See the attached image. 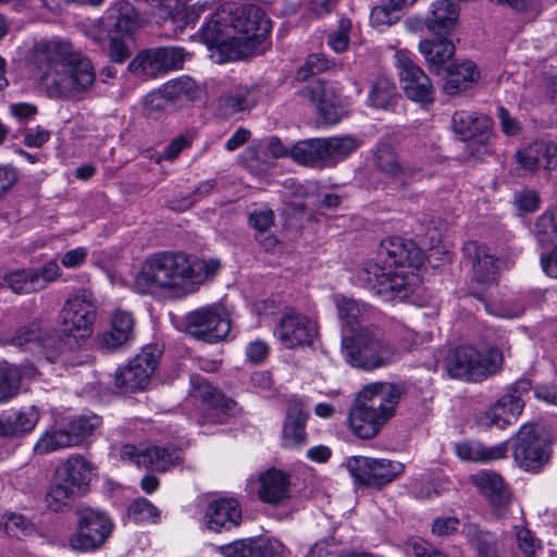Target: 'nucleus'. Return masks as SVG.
Here are the masks:
<instances>
[{"label":"nucleus","mask_w":557,"mask_h":557,"mask_svg":"<svg viewBox=\"0 0 557 557\" xmlns=\"http://www.w3.org/2000/svg\"><path fill=\"white\" fill-rule=\"evenodd\" d=\"M33 62L40 70L39 82L53 100L81 99L96 82L91 60L64 39L40 40L34 46Z\"/></svg>","instance_id":"1"},{"label":"nucleus","mask_w":557,"mask_h":557,"mask_svg":"<svg viewBox=\"0 0 557 557\" xmlns=\"http://www.w3.org/2000/svg\"><path fill=\"white\" fill-rule=\"evenodd\" d=\"M221 268L218 259L188 257L184 252H159L147 259L136 275L135 289L140 294L161 290L188 295Z\"/></svg>","instance_id":"2"},{"label":"nucleus","mask_w":557,"mask_h":557,"mask_svg":"<svg viewBox=\"0 0 557 557\" xmlns=\"http://www.w3.org/2000/svg\"><path fill=\"white\" fill-rule=\"evenodd\" d=\"M405 395L406 387L400 383L374 382L366 385L349 411L351 432L362 440L375 437L396 414V408Z\"/></svg>","instance_id":"3"},{"label":"nucleus","mask_w":557,"mask_h":557,"mask_svg":"<svg viewBox=\"0 0 557 557\" xmlns=\"http://www.w3.org/2000/svg\"><path fill=\"white\" fill-rule=\"evenodd\" d=\"M220 14L230 20L227 29L234 34L235 48L225 45L222 48L226 60H240L255 53L271 29L264 10L252 3H224Z\"/></svg>","instance_id":"4"},{"label":"nucleus","mask_w":557,"mask_h":557,"mask_svg":"<svg viewBox=\"0 0 557 557\" xmlns=\"http://www.w3.org/2000/svg\"><path fill=\"white\" fill-rule=\"evenodd\" d=\"M59 319L63 336L57 335L58 345L63 350V362H70L67 352L82 347L91 334V325L96 320L92 293L85 288L77 290L65 300Z\"/></svg>","instance_id":"5"},{"label":"nucleus","mask_w":557,"mask_h":557,"mask_svg":"<svg viewBox=\"0 0 557 557\" xmlns=\"http://www.w3.org/2000/svg\"><path fill=\"white\" fill-rule=\"evenodd\" d=\"M342 352L355 368L374 370L392 363L397 356L394 346L375 325H367L342 339Z\"/></svg>","instance_id":"6"},{"label":"nucleus","mask_w":557,"mask_h":557,"mask_svg":"<svg viewBox=\"0 0 557 557\" xmlns=\"http://www.w3.org/2000/svg\"><path fill=\"white\" fill-rule=\"evenodd\" d=\"M503 363L504 350L497 346L481 351L473 345H460L445 358L448 375L467 382H482L497 374Z\"/></svg>","instance_id":"7"},{"label":"nucleus","mask_w":557,"mask_h":557,"mask_svg":"<svg viewBox=\"0 0 557 557\" xmlns=\"http://www.w3.org/2000/svg\"><path fill=\"white\" fill-rule=\"evenodd\" d=\"M360 283L385 300H404L413 292L417 275L401 268L382 265L368 261L358 272Z\"/></svg>","instance_id":"8"},{"label":"nucleus","mask_w":557,"mask_h":557,"mask_svg":"<svg viewBox=\"0 0 557 557\" xmlns=\"http://www.w3.org/2000/svg\"><path fill=\"white\" fill-rule=\"evenodd\" d=\"M346 468L355 483L362 487L381 490L403 474L405 466L396 460L352 456L346 460Z\"/></svg>","instance_id":"9"},{"label":"nucleus","mask_w":557,"mask_h":557,"mask_svg":"<svg viewBox=\"0 0 557 557\" xmlns=\"http://www.w3.org/2000/svg\"><path fill=\"white\" fill-rule=\"evenodd\" d=\"M141 25L140 17L134 5L121 0L115 2L96 23L86 30V35L101 45L113 36V33L132 34Z\"/></svg>","instance_id":"10"},{"label":"nucleus","mask_w":557,"mask_h":557,"mask_svg":"<svg viewBox=\"0 0 557 557\" xmlns=\"http://www.w3.org/2000/svg\"><path fill=\"white\" fill-rule=\"evenodd\" d=\"M185 330L191 337L215 343L225 338L230 333L231 322L221 306L212 305L187 313Z\"/></svg>","instance_id":"11"},{"label":"nucleus","mask_w":557,"mask_h":557,"mask_svg":"<svg viewBox=\"0 0 557 557\" xmlns=\"http://www.w3.org/2000/svg\"><path fill=\"white\" fill-rule=\"evenodd\" d=\"M395 66L398 71L401 89L409 100L421 104L434 101L435 89L431 79L407 51H396Z\"/></svg>","instance_id":"12"},{"label":"nucleus","mask_w":557,"mask_h":557,"mask_svg":"<svg viewBox=\"0 0 557 557\" xmlns=\"http://www.w3.org/2000/svg\"><path fill=\"white\" fill-rule=\"evenodd\" d=\"M161 350L158 346H146L126 367L116 371L114 385L125 392L144 389L154 373Z\"/></svg>","instance_id":"13"},{"label":"nucleus","mask_w":557,"mask_h":557,"mask_svg":"<svg viewBox=\"0 0 557 557\" xmlns=\"http://www.w3.org/2000/svg\"><path fill=\"white\" fill-rule=\"evenodd\" d=\"M491 120L471 111H457L451 119L454 133L463 141H470L468 149L475 157L490 152Z\"/></svg>","instance_id":"14"},{"label":"nucleus","mask_w":557,"mask_h":557,"mask_svg":"<svg viewBox=\"0 0 557 557\" xmlns=\"http://www.w3.org/2000/svg\"><path fill=\"white\" fill-rule=\"evenodd\" d=\"M552 449L548 442L536 436L533 424H524L517 433L513 458L520 468L537 472L548 463Z\"/></svg>","instance_id":"15"},{"label":"nucleus","mask_w":557,"mask_h":557,"mask_svg":"<svg viewBox=\"0 0 557 557\" xmlns=\"http://www.w3.org/2000/svg\"><path fill=\"white\" fill-rule=\"evenodd\" d=\"M77 532L70 539L74 550L87 552L99 547L111 533V522L101 511L90 508L78 511Z\"/></svg>","instance_id":"16"},{"label":"nucleus","mask_w":557,"mask_h":557,"mask_svg":"<svg viewBox=\"0 0 557 557\" xmlns=\"http://www.w3.org/2000/svg\"><path fill=\"white\" fill-rule=\"evenodd\" d=\"M459 13L456 1L436 0L430 4L424 17L408 18L407 26L412 32L425 27L433 35L449 36L458 24Z\"/></svg>","instance_id":"17"},{"label":"nucleus","mask_w":557,"mask_h":557,"mask_svg":"<svg viewBox=\"0 0 557 557\" xmlns=\"http://www.w3.org/2000/svg\"><path fill=\"white\" fill-rule=\"evenodd\" d=\"M274 335L286 348L310 345L318 335L315 321L292 308H285L274 329Z\"/></svg>","instance_id":"18"},{"label":"nucleus","mask_w":557,"mask_h":557,"mask_svg":"<svg viewBox=\"0 0 557 557\" xmlns=\"http://www.w3.org/2000/svg\"><path fill=\"white\" fill-rule=\"evenodd\" d=\"M190 384L193 396L202 400L207 406L202 423H225L227 416L235 409L236 403L221 394L199 374L190 376Z\"/></svg>","instance_id":"19"},{"label":"nucleus","mask_w":557,"mask_h":557,"mask_svg":"<svg viewBox=\"0 0 557 557\" xmlns=\"http://www.w3.org/2000/svg\"><path fill=\"white\" fill-rule=\"evenodd\" d=\"M298 95L312 102L320 119L326 124H336L343 115L339 97L333 86L321 78H311Z\"/></svg>","instance_id":"20"},{"label":"nucleus","mask_w":557,"mask_h":557,"mask_svg":"<svg viewBox=\"0 0 557 557\" xmlns=\"http://www.w3.org/2000/svg\"><path fill=\"white\" fill-rule=\"evenodd\" d=\"M424 259L423 251L411 240L391 236L381 242L376 260L383 265L418 270Z\"/></svg>","instance_id":"21"},{"label":"nucleus","mask_w":557,"mask_h":557,"mask_svg":"<svg viewBox=\"0 0 557 557\" xmlns=\"http://www.w3.org/2000/svg\"><path fill=\"white\" fill-rule=\"evenodd\" d=\"M517 164L530 174L541 169L547 175L557 174V146L552 141L535 140L515 153Z\"/></svg>","instance_id":"22"},{"label":"nucleus","mask_w":557,"mask_h":557,"mask_svg":"<svg viewBox=\"0 0 557 557\" xmlns=\"http://www.w3.org/2000/svg\"><path fill=\"white\" fill-rule=\"evenodd\" d=\"M11 343L18 347L27 344L41 347L46 359L50 362H55L59 359L63 360V350L58 345L57 334L44 330L40 320H34L29 324L17 329L12 336Z\"/></svg>","instance_id":"23"},{"label":"nucleus","mask_w":557,"mask_h":557,"mask_svg":"<svg viewBox=\"0 0 557 557\" xmlns=\"http://www.w3.org/2000/svg\"><path fill=\"white\" fill-rule=\"evenodd\" d=\"M462 252L471 263L475 282L481 285H492L497 282L499 260L491 253L488 247L478 242H467Z\"/></svg>","instance_id":"24"},{"label":"nucleus","mask_w":557,"mask_h":557,"mask_svg":"<svg viewBox=\"0 0 557 557\" xmlns=\"http://www.w3.org/2000/svg\"><path fill=\"white\" fill-rule=\"evenodd\" d=\"M470 481L488 500L494 515L500 518L507 512L511 494L500 475L493 471H480L471 475Z\"/></svg>","instance_id":"25"},{"label":"nucleus","mask_w":557,"mask_h":557,"mask_svg":"<svg viewBox=\"0 0 557 557\" xmlns=\"http://www.w3.org/2000/svg\"><path fill=\"white\" fill-rule=\"evenodd\" d=\"M92 475L91 463L79 455H73L58 467L54 479L75 495L81 496L87 492Z\"/></svg>","instance_id":"26"},{"label":"nucleus","mask_w":557,"mask_h":557,"mask_svg":"<svg viewBox=\"0 0 557 557\" xmlns=\"http://www.w3.org/2000/svg\"><path fill=\"white\" fill-rule=\"evenodd\" d=\"M524 403L517 395H503L488 409L478 416V421L482 426L504 429L517 421L521 414Z\"/></svg>","instance_id":"27"},{"label":"nucleus","mask_w":557,"mask_h":557,"mask_svg":"<svg viewBox=\"0 0 557 557\" xmlns=\"http://www.w3.org/2000/svg\"><path fill=\"white\" fill-rule=\"evenodd\" d=\"M258 497L262 503L278 506L289 498V475L276 468H271L258 478Z\"/></svg>","instance_id":"28"},{"label":"nucleus","mask_w":557,"mask_h":557,"mask_svg":"<svg viewBox=\"0 0 557 557\" xmlns=\"http://www.w3.org/2000/svg\"><path fill=\"white\" fill-rule=\"evenodd\" d=\"M334 299L342 326L350 335L370 325L369 321L374 313L372 307L343 295H336Z\"/></svg>","instance_id":"29"},{"label":"nucleus","mask_w":557,"mask_h":557,"mask_svg":"<svg viewBox=\"0 0 557 557\" xmlns=\"http://www.w3.org/2000/svg\"><path fill=\"white\" fill-rule=\"evenodd\" d=\"M221 7L211 15L208 22L202 26L200 36L209 48H216L220 55V62H231L226 60V53L223 51V45L227 48H235L234 34L228 30L230 20L222 18Z\"/></svg>","instance_id":"30"},{"label":"nucleus","mask_w":557,"mask_h":557,"mask_svg":"<svg viewBox=\"0 0 557 557\" xmlns=\"http://www.w3.org/2000/svg\"><path fill=\"white\" fill-rule=\"evenodd\" d=\"M419 51L423 55L429 69L435 74H440L446 69L456 51L454 42L448 36H437L436 38L423 39L419 42Z\"/></svg>","instance_id":"31"},{"label":"nucleus","mask_w":557,"mask_h":557,"mask_svg":"<svg viewBox=\"0 0 557 557\" xmlns=\"http://www.w3.org/2000/svg\"><path fill=\"white\" fill-rule=\"evenodd\" d=\"M206 521L208 528L213 531L230 530L239 525L242 510L238 503L233 498L218 499L207 507Z\"/></svg>","instance_id":"32"},{"label":"nucleus","mask_w":557,"mask_h":557,"mask_svg":"<svg viewBox=\"0 0 557 557\" xmlns=\"http://www.w3.org/2000/svg\"><path fill=\"white\" fill-rule=\"evenodd\" d=\"M134 329V319L129 312L116 310L111 318V329L97 336V344L103 350H113L127 343Z\"/></svg>","instance_id":"33"},{"label":"nucleus","mask_w":557,"mask_h":557,"mask_svg":"<svg viewBox=\"0 0 557 557\" xmlns=\"http://www.w3.org/2000/svg\"><path fill=\"white\" fill-rule=\"evenodd\" d=\"M307 418L304 403L296 397L289 398L283 428V441L286 447L299 446L306 442L305 426Z\"/></svg>","instance_id":"34"},{"label":"nucleus","mask_w":557,"mask_h":557,"mask_svg":"<svg viewBox=\"0 0 557 557\" xmlns=\"http://www.w3.org/2000/svg\"><path fill=\"white\" fill-rule=\"evenodd\" d=\"M257 102L258 88L256 86L237 85L220 97L219 109L223 115L233 116L250 110Z\"/></svg>","instance_id":"35"},{"label":"nucleus","mask_w":557,"mask_h":557,"mask_svg":"<svg viewBox=\"0 0 557 557\" xmlns=\"http://www.w3.org/2000/svg\"><path fill=\"white\" fill-rule=\"evenodd\" d=\"M455 451L462 460L490 462L504 458L508 451V446L505 442L492 447H487L480 442H462L456 444Z\"/></svg>","instance_id":"36"},{"label":"nucleus","mask_w":557,"mask_h":557,"mask_svg":"<svg viewBox=\"0 0 557 557\" xmlns=\"http://www.w3.org/2000/svg\"><path fill=\"white\" fill-rule=\"evenodd\" d=\"M479 71L471 61H461L446 67V79L444 91L447 95H455L462 89L468 88L479 79Z\"/></svg>","instance_id":"37"},{"label":"nucleus","mask_w":557,"mask_h":557,"mask_svg":"<svg viewBox=\"0 0 557 557\" xmlns=\"http://www.w3.org/2000/svg\"><path fill=\"white\" fill-rule=\"evenodd\" d=\"M292 159L298 164L310 168H325L323 138H310L297 141L290 149Z\"/></svg>","instance_id":"38"},{"label":"nucleus","mask_w":557,"mask_h":557,"mask_svg":"<svg viewBox=\"0 0 557 557\" xmlns=\"http://www.w3.org/2000/svg\"><path fill=\"white\" fill-rule=\"evenodd\" d=\"M0 286L17 295L39 292L32 268L16 270L0 268Z\"/></svg>","instance_id":"39"},{"label":"nucleus","mask_w":557,"mask_h":557,"mask_svg":"<svg viewBox=\"0 0 557 557\" xmlns=\"http://www.w3.org/2000/svg\"><path fill=\"white\" fill-rule=\"evenodd\" d=\"M127 71L141 81H149L163 75L157 48L139 51L128 63Z\"/></svg>","instance_id":"40"},{"label":"nucleus","mask_w":557,"mask_h":557,"mask_svg":"<svg viewBox=\"0 0 557 557\" xmlns=\"http://www.w3.org/2000/svg\"><path fill=\"white\" fill-rule=\"evenodd\" d=\"M463 532L475 549V557H504V552L494 534L481 530L473 523L466 524Z\"/></svg>","instance_id":"41"},{"label":"nucleus","mask_w":557,"mask_h":557,"mask_svg":"<svg viewBox=\"0 0 557 557\" xmlns=\"http://www.w3.org/2000/svg\"><path fill=\"white\" fill-rule=\"evenodd\" d=\"M181 460V450L174 446H152L141 450L139 462L143 467L166 471Z\"/></svg>","instance_id":"42"},{"label":"nucleus","mask_w":557,"mask_h":557,"mask_svg":"<svg viewBox=\"0 0 557 557\" xmlns=\"http://www.w3.org/2000/svg\"><path fill=\"white\" fill-rule=\"evenodd\" d=\"M325 165L334 166L356 151L360 141L351 135L323 138Z\"/></svg>","instance_id":"43"},{"label":"nucleus","mask_w":557,"mask_h":557,"mask_svg":"<svg viewBox=\"0 0 557 557\" xmlns=\"http://www.w3.org/2000/svg\"><path fill=\"white\" fill-rule=\"evenodd\" d=\"M273 223L274 212L271 209L253 210L248 215V225L257 232L256 238L265 250L273 249L276 245L273 236H264Z\"/></svg>","instance_id":"44"},{"label":"nucleus","mask_w":557,"mask_h":557,"mask_svg":"<svg viewBox=\"0 0 557 557\" xmlns=\"http://www.w3.org/2000/svg\"><path fill=\"white\" fill-rule=\"evenodd\" d=\"M75 445H77V438L70 436L67 430H50L37 441L34 449L38 455H46Z\"/></svg>","instance_id":"45"},{"label":"nucleus","mask_w":557,"mask_h":557,"mask_svg":"<svg viewBox=\"0 0 557 557\" xmlns=\"http://www.w3.org/2000/svg\"><path fill=\"white\" fill-rule=\"evenodd\" d=\"M397 96L394 82L386 76H380L371 85L368 100L370 106L374 108L386 109Z\"/></svg>","instance_id":"46"},{"label":"nucleus","mask_w":557,"mask_h":557,"mask_svg":"<svg viewBox=\"0 0 557 557\" xmlns=\"http://www.w3.org/2000/svg\"><path fill=\"white\" fill-rule=\"evenodd\" d=\"M161 91L173 102L176 100H194L198 89L194 79L182 76L163 84Z\"/></svg>","instance_id":"47"},{"label":"nucleus","mask_w":557,"mask_h":557,"mask_svg":"<svg viewBox=\"0 0 557 557\" xmlns=\"http://www.w3.org/2000/svg\"><path fill=\"white\" fill-rule=\"evenodd\" d=\"M534 236L543 248L557 246V215L552 212L543 213L535 222Z\"/></svg>","instance_id":"48"},{"label":"nucleus","mask_w":557,"mask_h":557,"mask_svg":"<svg viewBox=\"0 0 557 557\" xmlns=\"http://www.w3.org/2000/svg\"><path fill=\"white\" fill-rule=\"evenodd\" d=\"M5 533L15 539H23L35 533V524L21 513L7 512L2 516L0 522Z\"/></svg>","instance_id":"49"},{"label":"nucleus","mask_w":557,"mask_h":557,"mask_svg":"<svg viewBox=\"0 0 557 557\" xmlns=\"http://www.w3.org/2000/svg\"><path fill=\"white\" fill-rule=\"evenodd\" d=\"M39 420V412L35 407L26 410L15 411L7 417L11 437L30 432Z\"/></svg>","instance_id":"50"},{"label":"nucleus","mask_w":557,"mask_h":557,"mask_svg":"<svg viewBox=\"0 0 557 557\" xmlns=\"http://www.w3.org/2000/svg\"><path fill=\"white\" fill-rule=\"evenodd\" d=\"M374 164L379 171L391 178L399 171V162L394 149L387 144H380L374 152Z\"/></svg>","instance_id":"51"},{"label":"nucleus","mask_w":557,"mask_h":557,"mask_svg":"<svg viewBox=\"0 0 557 557\" xmlns=\"http://www.w3.org/2000/svg\"><path fill=\"white\" fill-rule=\"evenodd\" d=\"M76 497L78 496L67 490V487L61 484L58 480L53 479V482L46 494V504L50 510L58 512L67 507Z\"/></svg>","instance_id":"52"},{"label":"nucleus","mask_w":557,"mask_h":557,"mask_svg":"<svg viewBox=\"0 0 557 557\" xmlns=\"http://www.w3.org/2000/svg\"><path fill=\"white\" fill-rule=\"evenodd\" d=\"M20 386V373L17 369L8 362H0V403L12 398Z\"/></svg>","instance_id":"53"},{"label":"nucleus","mask_w":557,"mask_h":557,"mask_svg":"<svg viewBox=\"0 0 557 557\" xmlns=\"http://www.w3.org/2000/svg\"><path fill=\"white\" fill-rule=\"evenodd\" d=\"M400 9L396 3L383 0L372 9L370 21L376 26H391L399 20Z\"/></svg>","instance_id":"54"},{"label":"nucleus","mask_w":557,"mask_h":557,"mask_svg":"<svg viewBox=\"0 0 557 557\" xmlns=\"http://www.w3.org/2000/svg\"><path fill=\"white\" fill-rule=\"evenodd\" d=\"M513 535L519 554L522 557H535L536 552L541 548V542L532 532L523 525H515Z\"/></svg>","instance_id":"55"},{"label":"nucleus","mask_w":557,"mask_h":557,"mask_svg":"<svg viewBox=\"0 0 557 557\" xmlns=\"http://www.w3.org/2000/svg\"><path fill=\"white\" fill-rule=\"evenodd\" d=\"M160 516L158 508L144 497L136 498L128 507V517L136 523L157 522Z\"/></svg>","instance_id":"56"},{"label":"nucleus","mask_w":557,"mask_h":557,"mask_svg":"<svg viewBox=\"0 0 557 557\" xmlns=\"http://www.w3.org/2000/svg\"><path fill=\"white\" fill-rule=\"evenodd\" d=\"M101 419L96 416H82L73 420L67 432L70 436L77 438V444L81 443L86 436H89L100 425Z\"/></svg>","instance_id":"57"},{"label":"nucleus","mask_w":557,"mask_h":557,"mask_svg":"<svg viewBox=\"0 0 557 557\" xmlns=\"http://www.w3.org/2000/svg\"><path fill=\"white\" fill-rule=\"evenodd\" d=\"M331 62L322 54L312 53L307 57L305 64L297 71V81H307L331 67Z\"/></svg>","instance_id":"58"},{"label":"nucleus","mask_w":557,"mask_h":557,"mask_svg":"<svg viewBox=\"0 0 557 557\" xmlns=\"http://www.w3.org/2000/svg\"><path fill=\"white\" fill-rule=\"evenodd\" d=\"M157 51L163 74L182 69L186 57L184 49L177 47H162L157 48Z\"/></svg>","instance_id":"59"},{"label":"nucleus","mask_w":557,"mask_h":557,"mask_svg":"<svg viewBox=\"0 0 557 557\" xmlns=\"http://www.w3.org/2000/svg\"><path fill=\"white\" fill-rule=\"evenodd\" d=\"M252 557H277L284 553L283 544L276 539L251 537Z\"/></svg>","instance_id":"60"},{"label":"nucleus","mask_w":557,"mask_h":557,"mask_svg":"<svg viewBox=\"0 0 557 557\" xmlns=\"http://www.w3.org/2000/svg\"><path fill=\"white\" fill-rule=\"evenodd\" d=\"M39 292L61 276V269L55 260H49L39 268H32Z\"/></svg>","instance_id":"61"},{"label":"nucleus","mask_w":557,"mask_h":557,"mask_svg":"<svg viewBox=\"0 0 557 557\" xmlns=\"http://www.w3.org/2000/svg\"><path fill=\"white\" fill-rule=\"evenodd\" d=\"M350 29V21L346 18L341 20L338 29L329 35V46L336 52L345 51L348 47Z\"/></svg>","instance_id":"62"},{"label":"nucleus","mask_w":557,"mask_h":557,"mask_svg":"<svg viewBox=\"0 0 557 557\" xmlns=\"http://www.w3.org/2000/svg\"><path fill=\"white\" fill-rule=\"evenodd\" d=\"M408 557H448L445 553L434 548L430 543L416 539L407 543Z\"/></svg>","instance_id":"63"},{"label":"nucleus","mask_w":557,"mask_h":557,"mask_svg":"<svg viewBox=\"0 0 557 557\" xmlns=\"http://www.w3.org/2000/svg\"><path fill=\"white\" fill-rule=\"evenodd\" d=\"M224 557H252L251 537L236 540L220 547Z\"/></svg>","instance_id":"64"}]
</instances>
